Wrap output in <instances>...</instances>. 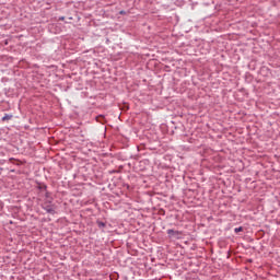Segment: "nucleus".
<instances>
[{"label":"nucleus","mask_w":280,"mask_h":280,"mask_svg":"<svg viewBox=\"0 0 280 280\" xmlns=\"http://www.w3.org/2000/svg\"><path fill=\"white\" fill-rule=\"evenodd\" d=\"M242 231H244V228L242 226L234 229V233H242Z\"/></svg>","instance_id":"nucleus-1"},{"label":"nucleus","mask_w":280,"mask_h":280,"mask_svg":"<svg viewBox=\"0 0 280 280\" xmlns=\"http://www.w3.org/2000/svg\"><path fill=\"white\" fill-rule=\"evenodd\" d=\"M8 119H12V116L5 115V116L2 118V121H5V120H8Z\"/></svg>","instance_id":"nucleus-2"},{"label":"nucleus","mask_w":280,"mask_h":280,"mask_svg":"<svg viewBox=\"0 0 280 280\" xmlns=\"http://www.w3.org/2000/svg\"><path fill=\"white\" fill-rule=\"evenodd\" d=\"M168 235H174V230H167Z\"/></svg>","instance_id":"nucleus-3"},{"label":"nucleus","mask_w":280,"mask_h":280,"mask_svg":"<svg viewBox=\"0 0 280 280\" xmlns=\"http://www.w3.org/2000/svg\"><path fill=\"white\" fill-rule=\"evenodd\" d=\"M120 14H124V11H120Z\"/></svg>","instance_id":"nucleus-4"}]
</instances>
